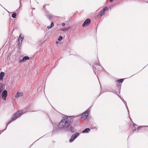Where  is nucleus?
<instances>
[{
    "instance_id": "obj_1",
    "label": "nucleus",
    "mask_w": 148,
    "mask_h": 148,
    "mask_svg": "<svg viewBox=\"0 0 148 148\" xmlns=\"http://www.w3.org/2000/svg\"><path fill=\"white\" fill-rule=\"evenodd\" d=\"M72 121V119L71 117L68 116L65 117L58 123V127L59 129H65L71 124Z\"/></svg>"
},
{
    "instance_id": "obj_2",
    "label": "nucleus",
    "mask_w": 148,
    "mask_h": 148,
    "mask_svg": "<svg viewBox=\"0 0 148 148\" xmlns=\"http://www.w3.org/2000/svg\"><path fill=\"white\" fill-rule=\"evenodd\" d=\"M23 110H21L18 111L17 112L14 114L11 118V120L8 122L7 125L10 123L12 121L15 120L18 117L20 116L21 114L23 113ZM7 126H6V127Z\"/></svg>"
},
{
    "instance_id": "obj_3",
    "label": "nucleus",
    "mask_w": 148,
    "mask_h": 148,
    "mask_svg": "<svg viewBox=\"0 0 148 148\" xmlns=\"http://www.w3.org/2000/svg\"><path fill=\"white\" fill-rule=\"evenodd\" d=\"M90 112L89 108L87 109L85 112L81 116V118L84 119H86L88 116V114Z\"/></svg>"
},
{
    "instance_id": "obj_4",
    "label": "nucleus",
    "mask_w": 148,
    "mask_h": 148,
    "mask_svg": "<svg viewBox=\"0 0 148 148\" xmlns=\"http://www.w3.org/2000/svg\"><path fill=\"white\" fill-rule=\"evenodd\" d=\"M79 135V134L78 133H76L74 134L71 137L69 140V142H73Z\"/></svg>"
},
{
    "instance_id": "obj_5",
    "label": "nucleus",
    "mask_w": 148,
    "mask_h": 148,
    "mask_svg": "<svg viewBox=\"0 0 148 148\" xmlns=\"http://www.w3.org/2000/svg\"><path fill=\"white\" fill-rule=\"evenodd\" d=\"M90 22L91 21L90 19H87L83 23L82 25V26L85 27L88 26L89 24L90 23Z\"/></svg>"
},
{
    "instance_id": "obj_6",
    "label": "nucleus",
    "mask_w": 148,
    "mask_h": 148,
    "mask_svg": "<svg viewBox=\"0 0 148 148\" xmlns=\"http://www.w3.org/2000/svg\"><path fill=\"white\" fill-rule=\"evenodd\" d=\"M7 92L6 90H4L2 94V96L3 99L5 100L7 96Z\"/></svg>"
},
{
    "instance_id": "obj_7",
    "label": "nucleus",
    "mask_w": 148,
    "mask_h": 148,
    "mask_svg": "<svg viewBox=\"0 0 148 148\" xmlns=\"http://www.w3.org/2000/svg\"><path fill=\"white\" fill-rule=\"evenodd\" d=\"M23 95V92H18L16 95L15 96V98H18L19 97H22Z\"/></svg>"
},
{
    "instance_id": "obj_8",
    "label": "nucleus",
    "mask_w": 148,
    "mask_h": 148,
    "mask_svg": "<svg viewBox=\"0 0 148 148\" xmlns=\"http://www.w3.org/2000/svg\"><path fill=\"white\" fill-rule=\"evenodd\" d=\"M29 59V58L27 56H26L24 57L23 59L21 60H20L19 61L20 62H24L26 61L27 60H28Z\"/></svg>"
},
{
    "instance_id": "obj_9",
    "label": "nucleus",
    "mask_w": 148,
    "mask_h": 148,
    "mask_svg": "<svg viewBox=\"0 0 148 148\" xmlns=\"http://www.w3.org/2000/svg\"><path fill=\"white\" fill-rule=\"evenodd\" d=\"M90 131V129L89 128H86L84 130H83L82 133H87L88 132Z\"/></svg>"
},
{
    "instance_id": "obj_10",
    "label": "nucleus",
    "mask_w": 148,
    "mask_h": 148,
    "mask_svg": "<svg viewBox=\"0 0 148 148\" xmlns=\"http://www.w3.org/2000/svg\"><path fill=\"white\" fill-rule=\"evenodd\" d=\"M4 73L3 72H1L0 73V80H2L3 79V77L4 75Z\"/></svg>"
},
{
    "instance_id": "obj_11",
    "label": "nucleus",
    "mask_w": 148,
    "mask_h": 148,
    "mask_svg": "<svg viewBox=\"0 0 148 148\" xmlns=\"http://www.w3.org/2000/svg\"><path fill=\"white\" fill-rule=\"evenodd\" d=\"M54 26V24L53 22H52L51 23V25H50L48 26L47 27V28L48 29H50L52 27Z\"/></svg>"
},
{
    "instance_id": "obj_12",
    "label": "nucleus",
    "mask_w": 148,
    "mask_h": 148,
    "mask_svg": "<svg viewBox=\"0 0 148 148\" xmlns=\"http://www.w3.org/2000/svg\"><path fill=\"white\" fill-rule=\"evenodd\" d=\"M70 28V27H69L67 28H63L61 29V30L63 31H65L69 29Z\"/></svg>"
},
{
    "instance_id": "obj_13",
    "label": "nucleus",
    "mask_w": 148,
    "mask_h": 148,
    "mask_svg": "<svg viewBox=\"0 0 148 148\" xmlns=\"http://www.w3.org/2000/svg\"><path fill=\"white\" fill-rule=\"evenodd\" d=\"M21 40V42H22V40H23V38L22 37H21V36H20L19 37V39H18V44L19 45H20V41H19V40Z\"/></svg>"
},
{
    "instance_id": "obj_14",
    "label": "nucleus",
    "mask_w": 148,
    "mask_h": 148,
    "mask_svg": "<svg viewBox=\"0 0 148 148\" xmlns=\"http://www.w3.org/2000/svg\"><path fill=\"white\" fill-rule=\"evenodd\" d=\"M69 130L72 132H74V128H73V126H71L70 127Z\"/></svg>"
},
{
    "instance_id": "obj_15",
    "label": "nucleus",
    "mask_w": 148,
    "mask_h": 148,
    "mask_svg": "<svg viewBox=\"0 0 148 148\" xmlns=\"http://www.w3.org/2000/svg\"><path fill=\"white\" fill-rule=\"evenodd\" d=\"M105 13V12L103 11H101L99 14V15L101 16L102 15L104 14Z\"/></svg>"
},
{
    "instance_id": "obj_16",
    "label": "nucleus",
    "mask_w": 148,
    "mask_h": 148,
    "mask_svg": "<svg viewBox=\"0 0 148 148\" xmlns=\"http://www.w3.org/2000/svg\"><path fill=\"white\" fill-rule=\"evenodd\" d=\"M124 81V79H121L119 80H117L116 81V82H122Z\"/></svg>"
},
{
    "instance_id": "obj_17",
    "label": "nucleus",
    "mask_w": 148,
    "mask_h": 148,
    "mask_svg": "<svg viewBox=\"0 0 148 148\" xmlns=\"http://www.w3.org/2000/svg\"><path fill=\"white\" fill-rule=\"evenodd\" d=\"M16 13L15 12H14L12 15V17L14 18H15L16 17Z\"/></svg>"
},
{
    "instance_id": "obj_18",
    "label": "nucleus",
    "mask_w": 148,
    "mask_h": 148,
    "mask_svg": "<svg viewBox=\"0 0 148 148\" xmlns=\"http://www.w3.org/2000/svg\"><path fill=\"white\" fill-rule=\"evenodd\" d=\"M108 10V8L106 7L103 8V10L105 12V11H107Z\"/></svg>"
},
{
    "instance_id": "obj_19",
    "label": "nucleus",
    "mask_w": 148,
    "mask_h": 148,
    "mask_svg": "<svg viewBox=\"0 0 148 148\" xmlns=\"http://www.w3.org/2000/svg\"><path fill=\"white\" fill-rule=\"evenodd\" d=\"M62 39V37L61 36H60L58 39V40L59 41H60Z\"/></svg>"
},
{
    "instance_id": "obj_20",
    "label": "nucleus",
    "mask_w": 148,
    "mask_h": 148,
    "mask_svg": "<svg viewBox=\"0 0 148 148\" xmlns=\"http://www.w3.org/2000/svg\"><path fill=\"white\" fill-rule=\"evenodd\" d=\"M140 127H138L136 129H135L134 130L133 132H136V131H137Z\"/></svg>"
},
{
    "instance_id": "obj_21",
    "label": "nucleus",
    "mask_w": 148,
    "mask_h": 148,
    "mask_svg": "<svg viewBox=\"0 0 148 148\" xmlns=\"http://www.w3.org/2000/svg\"><path fill=\"white\" fill-rule=\"evenodd\" d=\"M48 18L49 19L51 20L52 18V17L51 16H48Z\"/></svg>"
},
{
    "instance_id": "obj_22",
    "label": "nucleus",
    "mask_w": 148,
    "mask_h": 148,
    "mask_svg": "<svg viewBox=\"0 0 148 148\" xmlns=\"http://www.w3.org/2000/svg\"><path fill=\"white\" fill-rule=\"evenodd\" d=\"M62 25L63 26H64L65 25V23H62Z\"/></svg>"
},
{
    "instance_id": "obj_23",
    "label": "nucleus",
    "mask_w": 148,
    "mask_h": 148,
    "mask_svg": "<svg viewBox=\"0 0 148 148\" xmlns=\"http://www.w3.org/2000/svg\"><path fill=\"white\" fill-rule=\"evenodd\" d=\"M137 125L133 123V126L135 127H136V126H137Z\"/></svg>"
},
{
    "instance_id": "obj_24",
    "label": "nucleus",
    "mask_w": 148,
    "mask_h": 148,
    "mask_svg": "<svg viewBox=\"0 0 148 148\" xmlns=\"http://www.w3.org/2000/svg\"><path fill=\"white\" fill-rule=\"evenodd\" d=\"M58 43H59V42L58 41H56V44H58Z\"/></svg>"
},
{
    "instance_id": "obj_25",
    "label": "nucleus",
    "mask_w": 148,
    "mask_h": 148,
    "mask_svg": "<svg viewBox=\"0 0 148 148\" xmlns=\"http://www.w3.org/2000/svg\"><path fill=\"white\" fill-rule=\"evenodd\" d=\"M125 106H126L127 108V109L128 110V112H129V110H128V108H127V105H126Z\"/></svg>"
},
{
    "instance_id": "obj_26",
    "label": "nucleus",
    "mask_w": 148,
    "mask_h": 148,
    "mask_svg": "<svg viewBox=\"0 0 148 148\" xmlns=\"http://www.w3.org/2000/svg\"><path fill=\"white\" fill-rule=\"evenodd\" d=\"M114 0H110V2H112V1H113Z\"/></svg>"
}]
</instances>
